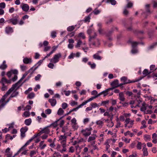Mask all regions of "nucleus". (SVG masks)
<instances>
[{"instance_id":"nucleus-40","label":"nucleus","mask_w":157,"mask_h":157,"mask_svg":"<svg viewBox=\"0 0 157 157\" xmlns=\"http://www.w3.org/2000/svg\"><path fill=\"white\" fill-rule=\"evenodd\" d=\"M142 143L138 141L137 144L136 145L137 148L138 150L141 149L142 148Z\"/></svg>"},{"instance_id":"nucleus-53","label":"nucleus","mask_w":157,"mask_h":157,"mask_svg":"<svg viewBox=\"0 0 157 157\" xmlns=\"http://www.w3.org/2000/svg\"><path fill=\"white\" fill-rule=\"evenodd\" d=\"M35 95V94L33 93L32 92L28 95V97L30 99H32L34 97Z\"/></svg>"},{"instance_id":"nucleus-6","label":"nucleus","mask_w":157,"mask_h":157,"mask_svg":"<svg viewBox=\"0 0 157 157\" xmlns=\"http://www.w3.org/2000/svg\"><path fill=\"white\" fill-rule=\"evenodd\" d=\"M121 81L123 82V84H127L132 82H137L138 80H133L130 81V80L127 79V78L125 77H122L121 78Z\"/></svg>"},{"instance_id":"nucleus-14","label":"nucleus","mask_w":157,"mask_h":157,"mask_svg":"<svg viewBox=\"0 0 157 157\" xmlns=\"http://www.w3.org/2000/svg\"><path fill=\"white\" fill-rule=\"evenodd\" d=\"M1 83L2 84L6 83L10 84L11 83V80H7L5 77H3L1 79Z\"/></svg>"},{"instance_id":"nucleus-61","label":"nucleus","mask_w":157,"mask_h":157,"mask_svg":"<svg viewBox=\"0 0 157 157\" xmlns=\"http://www.w3.org/2000/svg\"><path fill=\"white\" fill-rule=\"evenodd\" d=\"M20 67L22 71H25L27 69L26 66L24 65H20Z\"/></svg>"},{"instance_id":"nucleus-17","label":"nucleus","mask_w":157,"mask_h":157,"mask_svg":"<svg viewBox=\"0 0 157 157\" xmlns=\"http://www.w3.org/2000/svg\"><path fill=\"white\" fill-rule=\"evenodd\" d=\"M142 106L140 108V110L141 111L144 112L145 113L146 110L147 109V105L146 104L145 102H144L142 103Z\"/></svg>"},{"instance_id":"nucleus-42","label":"nucleus","mask_w":157,"mask_h":157,"mask_svg":"<svg viewBox=\"0 0 157 157\" xmlns=\"http://www.w3.org/2000/svg\"><path fill=\"white\" fill-rule=\"evenodd\" d=\"M88 64L90 66L92 69H94L96 67V64L94 63H91V62H89L88 63Z\"/></svg>"},{"instance_id":"nucleus-13","label":"nucleus","mask_w":157,"mask_h":157,"mask_svg":"<svg viewBox=\"0 0 157 157\" xmlns=\"http://www.w3.org/2000/svg\"><path fill=\"white\" fill-rule=\"evenodd\" d=\"M32 60L31 58L25 57L23 59V63L26 64L30 63L32 62Z\"/></svg>"},{"instance_id":"nucleus-2","label":"nucleus","mask_w":157,"mask_h":157,"mask_svg":"<svg viewBox=\"0 0 157 157\" xmlns=\"http://www.w3.org/2000/svg\"><path fill=\"white\" fill-rule=\"evenodd\" d=\"M97 33L94 32V35L89 37V40L91 44L98 46L100 44V43L99 39L97 38Z\"/></svg>"},{"instance_id":"nucleus-57","label":"nucleus","mask_w":157,"mask_h":157,"mask_svg":"<svg viewBox=\"0 0 157 157\" xmlns=\"http://www.w3.org/2000/svg\"><path fill=\"white\" fill-rule=\"evenodd\" d=\"M96 124L97 125H102L103 124V121H102L101 120H99L98 121H97L96 122Z\"/></svg>"},{"instance_id":"nucleus-21","label":"nucleus","mask_w":157,"mask_h":157,"mask_svg":"<svg viewBox=\"0 0 157 157\" xmlns=\"http://www.w3.org/2000/svg\"><path fill=\"white\" fill-rule=\"evenodd\" d=\"M49 127H48V126L45 128L44 129L41 131L42 133H45L46 134H48L50 132V130L48 129Z\"/></svg>"},{"instance_id":"nucleus-33","label":"nucleus","mask_w":157,"mask_h":157,"mask_svg":"<svg viewBox=\"0 0 157 157\" xmlns=\"http://www.w3.org/2000/svg\"><path fill=\"white\" fill-rule=\"evenodd\" d=\"M32 122V120L31 118L26 119L24 122V123L26 125H29Z\"/></svg>"},{"instance_id":"nucleus-55","label":"nucleus","mask_w":157,"mask_h":157,"mask_svg":"<svg viewBox=\"0 0 157 157\" xmlns=\"http://www.w3.org/2000/svg\"><path fill=\"white\" fill-rule=\"evenodd\" d=\"M71 134V133L68 130V131H67V132H66L64 133L63 136H66V137L67 138V136H70Z\"/></svg>"},{"instance_id":"nucleus-16","label":"nucleus","mask_w":157,"mask_h":157,"mask_svg":"<svg viewBox=\"0 0 157 157\" xmlns=\"http://www.w3.org/2000/svg\"><path fill=\"white\" fill-rule=\"evenodd\" d=\"M48 101L50 103L51 105L52 106H55L56 104V100L54 98L49 99Z\"/></svg>"},{"instance_id":"nucleus-62","label":"nucleus","mask_w":157,"mask_h":157,"mask_svg":"<svg viewBox=\"0 0 157 157\" xmlns=\"http://www.w3.org/2000/svg\"><path fill=\"white\" fill-rule=\"evenodd\" d=\"M6 7V4L5 3L3 2L0 3V8L1 9H4Z\"/></svg>"},{"instance_id":"nucleus-38","label":"nucleus","mask_w":157,"mask_h":157,"mask_svg":"<svg viewBox=\"0 0 157 157\" xmlns=\"http://www.w3.org/2000/svg\"><path fill=\"white\" fill-rule=\"evenodd\" d=\"M118 80H117L113 81L111 85L113 86H114L115 87H118Z\"/></svg>"},{"instance_id":"nucleus-26","label":"nucleus","mask_w":157,"mask_h":157,"mask_svg":"<svg viewBox=\"0 0 157 157\" xmlns=\"http://www.w3.org/2000/svg\"><path fill=\"white\" fill-rule=\"evenodd\" d=\"M44 141H42L40 143L39 147L40 149L41 150L44 149L46 147V145L45 144H44Z\"/></svg>"},{"instance_id":"nucleus-31","label":"nucleus","mask_w":157,"mask_h":157,"mask_svg":"<svg viewBox=\"0 0 157 157\" xmlns=\"http://www.w3.org/2000/svg\"><path fill=\"white\" fill-rule=\"evenodd\" d=\"M10 148L8 147L5 151V152L6 154V155H8V157H11L12 155V153L10 152Z\"/></svg>"},{"instance_id":"nucleus-29","label":"nucleus","mask_w":157,"mask_h":157,"mask_svg":"<svg viewBox=\"0 0 157 157\" xmlns=\"http://www.w3.org/2000/svg\"><path fill=\"white\" fill-rule=\"evenodd\" d=\"M59 120L56 121L54 123L51 124L50 125L48 126V127H53L54 128L56 127L58 125V122L59 121Z\"/></svg>"},{"instance_id":"nucleus-34","label":"nucleus","mask_w":157,"mask_h":157,"mask_svg":"<svg viewBox=\"0 0 157 157\" xmlns=\"http://www.w3.org/2000/svg\"><path fill=\"white\" fill-rule=\"evenodd\" d=\"M87 33L89 35V37L90 36H91V34L93 33H94L95 32H94V30L93 29H89L87 30Z\"/></svg>"},{"instance_id":"nucleus-28","label":"nucleus","mask_w":157,"mask_h":157,"mask_svg":"<svg viewBox=\"0 0 157 157\" xmlns=\"http://www.w3.org/2000/svg\"><path fill=\"white\" fill-rule=\"evenodd\" d=\"M109 103V100H106L105 101H103L101 102L100 104L101 106H103L105 107H107V105H108Z\"/></svg>"},{"instance_id":"nucleus-5","label":"nucleus","mask_w":157,"mask_h":157,"mask_svg":"<svg viewBox=\"0 0 157 157\" xmlns=\"http://www.w3.org/2000/svg\"><path fill=\"white\" fill-rule=\"evenodd\" d=\"M7 92L6 93L5 95L2 97V99L0 100V110L4 107L6 105L9 101L8 100L7 101H5V97H7L10 94L6 95Z\"/></svg>"},{"instance_id":"nucleus-47","label":"nucleus","mask_w":157,"mask_h":157,"mask_svg":"<svg viewBox=\"0 0 157 157\" xmlns=\"http://www.w3.org/2000/svg\"><path fill=\"white\" fill-rule=\"evenodd\" d=\"M96 98H97V97H96V96H93V97H91V98H90L88 100H87L85 101H86V103H87L88 102L92 101V100H94V99Z\"/></svg>"},{"instance_id":"nucleus-30","label":"nucleus","mask_w":157,"mask_h":157,"mask_svg":"<svg viewBox=\"0 0 157 157\" xmlns=\"http://www.w3.org/2000/svg\"><path fill=\"white\" fill-rule=\"evenodd\" d=\"M93 57L94 59L98 60H101L102 57L99 56L98 53H96L94 55Z\"/></svg>"},{"instance_id":"nucleus-19","label":"nucleus","mask_w":157,"mask_h":157,"mask_svg":"<svg viewBox=\"0 0 157 157\" xmlns=\"http://www.w3.org/2000/svg\"><path fill=\"white\" fill-rule=\"evenodd\" d=\"M152 139H153L152 142L155 144L157 143V135L156 133H154L152 134Z\"/></svg>"},{"instance_id":"nucleus-63","label":"nucleus","mask_w":157,"mask_h":157,"mask_svg":"<svg viewBox=\"0 0 157 157\" xmlns=\"http://www.w3.org/2000/svg\"><path fill=\"white\" fill-rule=\"evenodd\" d=\"M75 54L71 53L68 56V58L69 59H73L75 56Z\"/></svg>"},{"instance_id":"nucleus-37","label":"nucleus","mask_w":157,"mask_h":157,"mask_svg":"<svg viewBox=\"0 0 157 157\" xmlns=\"http://www.w3.org/2000/svg\"><path fill=\"white\" fill-rule=\"evenodd\" d=\"M64 113V111L61 108H60L59 109L58 112L57 114L59 115H62Z\"/></svg>"},{"instance_id":"nucleus-44","label":"nucleus","mask_w":157,"mask_h":157,"mask_svg":"<svg viewBox=\"0 0 157 157\" xmlns=\"http://www.w3.org/2000/svg\"><path fill=\"white\" fill-rule=\"evenodd\" d=\"M82 44V41L80 40H78L77 41V43L75 45V47L76 48H78V47H79Z\"/></svg>"},{"instance_id":"nucleus-49","label":"nucleus","mask_w":157,"mask_h":157,"mask_svg":"<svg viewBox=\"0 0 157 157\" xmlns=\"http://www.w3.org/2000/svg\"><path fill=\"white\" fill-rule=\"evenodd\" d=\"M78 36L82 38V39H85L86 38V36L85 35L84 33H79Z\"/></svg>"},{"instance_id":"nucleus-8","label":"nucleus","mask_w":157,"mask_h":157,"mask_svg":"<svg viewBox=\"0 0 157 157\" xmlns=\"http://www.w3.org/2000/svg\"><path fill=\"white\" fill-rule=\"evenodd\" d=\"M59 141L62 145L66 144V137L65 136L61 135L59 137Z\"/></svg>"},{"instance_id":"nucleus-52","label":"nucleus","mask_w":157,"mask_h":157,"mask_svg":"<svg viewBox=\"0 0 157 157\" xmlns=\"http://www.w3.org/2000/svg\"><path fill=\"white\" fill-rule=\"evenodd\" d=\"M67 107H68L67 104L65 102H64V103H63L62 104V109H65L67 108Z\"/></svg>"},{"instance_id":"nucleus-64","label":"nucleus","mask_w":157,"mask_h":157,"mask_svg":"<svg viewBox=\"0 0 157 157\" xmlns=\"http://www.w3.org/2000/svg\"><path fill=\"white\" fill-rule=\"evenodd\" d=\"M51 36L53 38H54L56 36V33L55 31H52L51 33Z\"/></svg>"},{"instance_id":"nucleus-41","label":"nucleus","mask_w":157,"mask_h":157,"mask_svg":"<svg viewBox=\"0 0 157 157\" xmlns=\"http://www.w3.org/2000/svg\"><path fill=\"white\" fill-rule=\"evenodd\" d=\"M66 144L62 145V147L61 149V151H60L61 153H63L64 152H65L66 151L67 149L66 148Z\"/></svg>"},{"instance_id":"nucleus-12","label":"nucleus","mask_w":157,"mask_h":157,"mask_svg":"<svg viewBox=\"0 0 157 157\" xmlns=\"http://www.w3.org/2000/svg\"><path fill=\"white\" fill-rule=\"evenodd\" d=\"M32 140L33 139H30L29 140L27 141L26 143L19 150L21 151L25 150V147H26L27 145H29V143L32 141Z\"/></svg>"},{"instance_id":"nucleus-1","label":"nucleus","mask_w":157,"mask_h":157,"mask_svg":"<svg viewBox=\"0 0 157 157\" xmlns=\"http://www.w3.org/2000/svg\"><path fill=\"white\" fill-rule=\"evenodd\" d=\"M30 70L29 71L26 72L23 75L22 77L16 83L12 85V87L7 91V93L6 94V95L10 94L11 92L15 90L16 87L18 88L21 85V84H20V82L29 74Z\"/></svg>"},{"instance_id":"nucleus-27","label":"nucleus","mask_w":157,"mask_h":157,"mask_svg":"<svg viewBox=\"0 0 157 157\" xmlns=\"http://www.w3.org/2000/svg\"><path fill=\"white\" fill-rule=\"evenodd\" d=\"M129 42L131 44L132 48H135L139 43L138 42L133 41L130 40H129Z\"/></svg>"},{"instance_id":"nucleus-51","label":"nucleus","mask_w":157,"mask_h":157,"mask_svg":"<svg viewBox=\"0 0 157 157\" xmlns=\"http://www.w3.org/2000/svg\"><path fill=\"white\" fill-rule=\"evenodd\" d=\"M86 104V101H85L83 102L82 104L79 105L78 106L76 107V109L77 110L80 108L82 107L83 105H85Z\"/></svg>"},{"instance_id":"nucleus-60","label":"nucleus","mask_w":157,"mask_h":157,"mask_svg":"<svg viewBox=\"0 0 157 157\" xmlns=\"http://www.w3.org/2000/svg\"><path fill=\"white\" fill-rule=\"evenodd\" d=\"M62 147V145L61 146L60 144H58L57 145L56 149L59 151H61V149Z\"/></svg>"},{"instance_id":"nucleus-56","label":"nucleus","mask_w":157,"mask_h":157,"mask_svg":"<svg viewBox=\"0 0 157 157\" xmlns=\"http://www.w3.org/2000/svg\"><path fill=\"white\" fill-rule=\"evenodd\" d=\"M136 143L135 142H133L129 146V147L131 148H133L135 147Z\"/></svg>"},{"instance_id":"nucleus-18","label":"nucleus","mask_w":157,"mask_h":157,"mask_svg":"<svg viewBox=\"0 0 157 157\" xmlns=\"http://www.w3.org/2000/svg\"><path fill=\"white\" fill-rule=\"evenodd\" d=\"M6 61L4 60L2 64L0 65V69L2 70H4L6 69L7 67V66L6 64Z\"/></svg>"},{"instance_id":"nucleus-50","label":"nucleus","mask_w":157,"mask_h":157,"mask_svg":"<svg viewBox=\"0 0 157 157\" xmlns=\"http://www.w3.org/2000/svg\"><path fill=\"white\" fill-rule=\"evenodd\" d=\"M90 106H91L92 109L93 108H94L97 107H98L99 106L98 105L97 103L95 102L92 103L90 104Z\"/></svg>"},{"instance_id":"nucleus-23","label":"nucleus","mask_w":157,"mask_h":157,"mask_svg":"<svg viewBox=\"0 0 157 157\" xmlns=\"http://www.w3.org/2000/svg\"><path fill=\"white\" fill-rule=\"evenodd\" d=\"M144 147H143L142 149L143 154L144 156H147L148 155V152L147 148L146 147V146L144 144Z\"/></svg>"},{"instance_id":"nucleus-22","label":"nucleus","mask_w":157,"mask_h":157,"mask_svg":"<svg viewBox=\"0 0 157 157\" xmlns=\"http://www.w3.org/2000/svg\"><path fill=\"white\" fill-rule=\"evenodd\" d=\"M134 120H131L130 118H126L125 120V123L131 125L134 124Z\"/></svg>"},{"instance_id":"nucleus-46","label":"nucleus","mask_w":157,"mask_h":157,"mask_svg":"<svg viewBox=\"0 0 157 157\" xmlns=\"http://www.w3.org/2000/svg\"><path fill=\"white\" fill-rule=\"evenodd\" d=\"M18 92H17V91H14L10 95V98H13L16 96L17 95H18Z\"/></svg>"},{"instance_id":"nucleus-10","label":"nucleus","mask_w":157,"mask_h":157,"mask_svg":"<svg viewBox=\"0 0 157 157\" xmlns=\"http://www.w3.org/2000/svg\"><path fill=\"white\" fill-rule=\"evenodd\" d=\"M20 7L22 10L25 12H27L29 9V7L27 4L22 3L20 6Z\"/></svg>"},{"instance_id":"nucleus-24","label":"nucleus","mask_w":157,"mask_h":157,"mask_svg":"<svg viewBox=\"0 0 157 157\" xmlns=\"http://www.w3.org/2000/svg\"><path fill=\"white\" fill-rule=\"evenodd\" d=\"M157 45V42H155L148 46L147 48V50L149 51L153 49Z\"/></svg>"},{"instance_id":"nucleus-35","label":"nucleus","mask_w":157,"mask_h":157,"mask_svg":"<svg viewBox=\"0 0 157 157\" xmlns=\"http://www.w3.org/2000/svg\"><path fill=\"white\" fill-rule=\"evenodd\" d=\"M113 89V88H109L107 89H106V90H104V91H102V92L100 93L99 94H98L96 96V97H97V98L100 95H101V94H103V93H104L105 92H106V91L107 92V91H109L111 90H112Z\"/></svg>"},{"instance_id":"nucleus-15","label":"nucleus","mask_w":157,"mask_h":157,"mask_svg":"<svg viewBox=\"0 0 157 157\" xmlns=\"http://www.w3.org/2000/svg\"><path fill=\"white\" fill-rule=\"evenodd\" d=\"M96 137V135L95 134H94L93 135L89 137L87 141L89 142H91V141H94Z\"/></svg>"},{"instance_id":"nucleus-3","label":"nucleus","mask_w":157,"mask_h":157,"mask_svg":"<svg viewBox=\"0 0 157 157\" xmlns=\"http://www.w3.org/2000/svg\"><path fill=\"white\" fill-rule=\"evenodd\" d=\"M92 129L91 127L86 128L85 129H83L81 131V133L83 136L85 137H88L91 134V131Z\"/></svg>"},{"instance_id":"nucleus-9","label":"nucleus","mask_w":157,"mask_h":157,"mask_svg":"<svg viewBox=\"0 0 157 157\" xmlns=\"http://www.w3.org/2000/svg\"><path fill=\"white\" fill-rule=\"evenodd\" d=\"M28 128L27 127L25 126L24 127L20 129L21 132V136L22 138H24L25 136V133L28 130Z\"/></svg>"},{"instance_id":"nucleus-59","label":"nucleus","mask_w":157,"mask_h":157,"mask_svg":"<svg viewBox=\"0 0 157 157\" xmlns=\"http://www.w3.org/2000/svg\"><path fill=\"white\" fill-rule=\"evenodd\" d=\"M30 114L29 112L28 111H25L23 113L24 116H25V117H28L30 116Z\"/></svg>"},{"instance_id":"nucleus-58","label":"nucleus","mask_w":157,"mask_h":157,"mask_svg":"<svg viewBox=\"0 0 157 157\" xmlns=\"http://www.w3.org/2000/svg\"><path fill=\"white\" fill-rule=\"evenodd\" d=\"M53 63L51 62V63H49L48 65V67L50 68L53 69L54 66V65Z\"/></svg>"},{"instance_id":"nucleus-45","label":"nucleus","mask_w":157,"mask_h":157,"mask_svg":"<svg viewBox=\"0 0 157 157\" xmlns=\"http://www.w3.org/2000/svg\"><path fill=\"white\" fill-rule=\"evenodd\" d=\"M124 135L125 136L129 135L131 137H132L133 135V134L132 133H131L129 131H128L127 132L124 133Z\"/></svg>"},{"instance_id":"nucleus-36","label":"nucleus","mask_w":157,"mask_h":157,"mask_svg":"<svg viewBox=\"0 0 157 157\" xmlns=\"http://www.w3.org/2000/svg\"><path fill=\"white\" fill-rule=\"evenodd\" d=\"M75 149L76 152V154H79L81 151V148L79 145L76 146L75 147Z\"/></svg>"},{"instance_id":"nucleus-48","label":"nucleus","mask_w":157,"mask_h":157,"mask_svg":"<svg viewBox=\"0 0 157 157\" xmlns=\"http://www.w3.org/2000/svg\"><path fill=\"white\" fill-rule=\"evenodd\" d=\"M75 151V148L73 146H71L69 148V153H73Z\"/></svg>"},{"instance_id":"nucleus-4","label":"nucleus","mask_w":157,"mask_h":157,"mask_svg":"<svg viewBox=\"0 0 157 157\" xmlns=\"http://www.w3.org/2000/svg\"><path fill=\"white\" fill-rule=\"evenodd\" d=\"M62 55L61 53H58L55 55L53 57L50 59V62L56 63L59 60V59L61 57Z\"/></svg>"},{"instance_id":"nucleus-54","label":"nucleus","mask_w":157,"mask_h":157,"mask_svg":"<svg viewBox=\"0 0 157 157\" xmlns=\"http://www.w3.org/2000/svg\"><path fill=\"white\" fill-rule=\"evenodd\" d=\"M105 144L106 145L105 148L106 151H108L109 153L110 152V151L108 150L109 148L110 147V146L109 143H108L107 142L105 143Z\"/></svg>"},{"instance_id":"nucleus-11","label":"nucleus","mask_w":157,"mask_h":157,"mask_svg":"<svg viewBox=\"0 0 157 157\" xmlns=\"http://www.w3.org/2000/svg\"><path fill=\"white\" fill-rule=\"evenodd\" d=\"M68 42L69 44L68 45V48L70 49H72L73 48L74 40L72 39H68Z\"/></svg>"},{"instance_id":"nucleus-20","label":"nucleus","mask_w":157,"mask_h":157,"mask_svg":"<svg viewBox=\"0 0 157 157\" xmlns=\"http://www.w3.org/2000/svg\"><path fill=\"white\" fill-rule=\"evenodd\" d=\"M13 31V29L11 27L8 26L6 27L5 28V32L7 34L12 33Z\"/></svg>"},{"instance_id":"nucleus-32","label":"nucleus","mask_w":157,"mask_h":157,"mask_svg":"<svg viewBox=\"0 0 157 157\" xmlns=\"http://www.w3.org/2000/svg\"><path fill=\"white\" fill-rule=\"evenodd\" d=\"M44 60L43 59V60H40V61H39L37 62V63H36V64L38 65V66H37V67H33L30 69V70H32V69H34L33 71H34L38 67H39L41 65V64L43 62V61Z\"/></svg>"},{"instance_id":"nucleus-25","label":"nucleus","mask_w":157,"mask_h":157,"mask_svg":"<svg viewBox=\"0 0 157 157\" xmlns=\"http://www.w3.org/2000/svg\"><path fill=\"white\" fill-rule=\"evenodd\" d=\"M119 99L120 100L122 101H124L125 98L124 97V94L123 92H121L119 93Z\"/></svg>"},{"instance_id":"nucleus-7","label":"nucleus","mask_w":157,"mask_h":157,"mask_svg":"<svg viewBox=\"0 0 157 157\" xmlns=\"http://www.w3.org/2000/svg\"><path fill=\"white\" fill-rule=\"evenodd\" d=\"M18 18V16H15L14 18H12L7 20L6 21L8 22V23H11L13 25H16L17 23Z\"/></svg>"},{"instance_id":"nucleus-39","label":"nucleus","mask_w":157,"mask_h":157,"mask_svg":"<svg viewBox=\"0 0 157 157\" xmlns=\"http://www.w3.org/2000/svg\"><path fill=\"white\" fill-rule=\"evenodd\" d=\"M75 26L74 25L70 26L67 28V30L69 32H71L75 29Z\"/></svg>"},{"instance_id":"nucleus-43","label":"nucleus","mask_w":157,"mask_h":157,"mask_svg":"<svg viewBox=\"0 0 157 157\" xmlns=\"http://www.w3.org/2000/svg\"><path fill=\"white\" fill-rule=\"evenodd\" d=\"M107 3H111L112 5H115L116 3V2L115 0H107L106 1Z\"/></svg>"}]
</instances>
